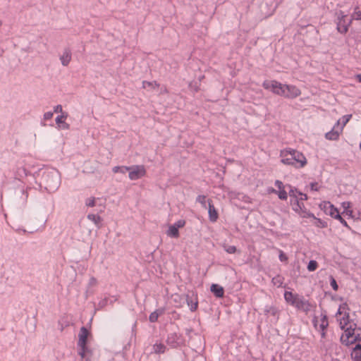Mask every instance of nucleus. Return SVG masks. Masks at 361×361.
I'll return each mask as SVG.
<instances>
[{
	"mask_svg": "<svg viewBox=\"0 0 361 361\" xmlns=\"http://www.w3.org/2000/svg\"><path fill=\"white\" fill-rule=\"evenodd\" d=\"M263 87L266 90H270L274 93L285 97L288 99H293L300 94V90L294 85H283L276 80H265Z\"/></svg>",
	"mask_w": 361,
	"mask_h": 361,
	"instance_id": "f257e3e1",
	"label": "nucleus"
},
{
	"mask_svg": "<svg viewBox=\"0 0 361 361\" xmlns=\"http://www.w3.org/2000/svg\"><path fill=\"white\" fill-rule=\"evenodd\" d=\"M41 187L50 192H56L61 185V176L56 169L46 170L42 173Z\"/></svg>",
	"mask_w": 361,
	"mask_h": 361,
	"instance_id": "f03ea898",
	"label": "nucleus"
},
{
	"mask_svg": "<svg viewBox=\"0 0 361 361\" xmlns=\"http://www.w3.org/2000/svg\"><path fill=\"white\" fill-rule=\"evenodd\" d=\"M130 169L128 177L131 180L140 179L146 174V169L143 165H133Z\"/></svg>",
	"mask_w": 361,
	"mask_h": 361,
	"instance_id": "7ed1b4c3",
	"label": "nucleus"
},
{
	"mask_svg": "<svg viewBox=\"0 0 361 361\" xmlns=\"http://www.w3.org/2000/svg\"><path fill=\"white\" fill-rule=\"evenodd\" d=\"M295 168H302L307 164V159L304 154L295 149H291Z\"/></svg>",
	"mask_w": 361,
	"mask_h": 361,
	"instance_id": "20e7f679",
	"label": "nucleus"
},
{
	"mask_svg": "<svg viewBox=\"0 0 361 361\" xmlns=\"http://www.w3.org/2000/svg\"><path fill=\"white\" fill-rule=\"evenodd\" d=\"M264 314L267 317H271V321L277 322L279 319L280 310L275 306L266 305L264 310Z\"/></svg>",
	"mask_w": 361,
	"mask_h": 361,
	"instance_id": "39448f33",
	"label": "nucleus"
},
{
	"mask_svg": "<svg viewBox=\"0 0 361 361\" xmlns=\"http://www.w3.org/2000/svg\"><path fill=\"white\" fill-rule=\"evenodd\" d=\"M346 18L347 16L343 15L342 12H341L338 17L337 30L341 34L347 32L348 30V26L350 22H346Z\"/></svg>",
	"mask_w": 361,
	"mask_h": 361,
	"instance_id": "423d86ee",
	"label": "nucleus"
},
{
	"mask_svg": "<svg viewBox=\"0 0 361 361\" xmlns=\"http://www.w3.org/2000/svg\"><path fill=\"white\" fill-rule=\"evenodd\" d=\"M298 310H302L304 312H308L310 310V304L309 302L304 299L302 296H298L296 298L294 304L293 305Z\"/></svg>",
	"mask_w": 361,
	"mask_h": 361,
	"instance_id": "0eeeda50",
	"label": "nucleus"
},
{
	"mask_svg": "<svg viewBox=\"0 0 361 361\" xmlns=\"http://www.w3.org/2000/svg\"><path fill=\"white\" fill-rule=\"evenodd\" d=\"M166 343L169 345L176 348L182 343V340L177 333L173 332L168 335Z\"/></svg>",
	"mask_w": 361,
	"mask_h": 361,
	"instance_id": "6e6552de",
	"label": "nucleus"
},
{
	"mask_svg": "<svg viewBox=\"0 0 361 361\" xmlns=\"http://www.w3.org/2000/svg\"><path fill=\"white\" fill-rule=\"evenodd\" d=\"M291 149H288L281 152V157H282L281 162L286 165H293L295 166Z\"/></svg>",
	"mask_w": 361,
	"mask_h": 361,
	"instance_id": "1a4fd4ad",
	"label": "nucleus"
},
{
	"mask_svg": "<svg viewBox=\"0 0 361 361\" xmlns=\"http://www.w3.org/2000/svg\"><path fill=\"white\" fill-rule=\"evenodd\" d=\"M88 335V330L85 326L81 327L80 333L78 334L79 339L78 342V345L79 348H84V346L87 345Z\"/></svg>",
	"mask_w": 361,
	"mask_h": 361,
	"instance_id": "9d476101",
	"label": "nucleus"
},
{
	"mask_svg": "<svg viewBox=\"0 0 361 361\" xmlns=\"http://www.w3.org/2000/svg\"><path fill=\"white\" fill-rule=\"evenodd\" d=\"M339 125L340 121H338L336 125L334 126L333 129L331 131L326 133L325 137L327 140H336L338 138L339 135L341 132L340 131Z\"/></svg>",
	"mask_w": 361,
	"mask_h": 361,
	"instance_id": "9b49d317",
	"label": "nucleus"
},
{
	"mask_svg": "<svg viewBox=\"0 0 361 361\" xmlns=\"http://www.w3.org/2000/svg\"><path fill=\"white\" fill-rule=\"evenodd\" d=\"M208 214L209 219L210 221L215 222L218 219L219 215L216 209H215L214 204H212V201L211 200H208Z\"/></svg>",
	"mask_w": 361,
	"mask_h": 361,
	"instance_id": "f8f14e48",
	"label": "nucleus"
},
{
	"mask_svg": "<svg viewBox=\"0 0 361 361\" xmlns=\"http://www.w3.org/2000/svg\"><path fill=\"white\" fill-rule=\"evenodd\" d=\"M331 209L329 211V214L331 217L338 219L344 226L348 228V225L346 222V221L342 218L341 214H339V212L336 208L334 207V205L331 204L330 206Z\"/></svg>",
	"mask_w": 361,
	"mask_h": 361,
	"instance_id": "ddd939ff",
	"label": "nucleus"
},
{
	"mask_svg": "<svg viewBox=\"0 0 361 361\" xmlns=\"http://www.w3.org/2000/svg\"><path fill=\"white\" fill-rule=\"evenodd\" d=\"M185 300L187 302V304L188 307H190V309L192 312L195 311L197 308L198 302L193 293H192L191 295H185Z\"/></svg>",
	"mask_w": 361,
	"mask_h": 361,
	"instance_id": "4468645a",
	"label": "nucleus"
},
{
	"mask_svg": "<svg viewBox=\"0 0 361 361\" xmlns=\"http://www.w3.org/2000/svg\"><path fill=\"white\" fill-rule=\"evenodd\" d=\"M71 60V51L68 48L63 50V54L60 56L61 64L67 66Z\"/></svg>",
	"mask_w": 361,
	"mask_h": 361,
	"instance_id": "2eb2a0df",
	"label": "nucleus"
},
{
	"mask_svg": "<svg viewBox=\"0 0 361 361\" xmlns=\"http://www.w3.org/2000/svg\"><path fill=\"white\" fill-rule=\"evenodd\" d=\"M355 328H353L352 326H350L349 327L346 328L344 331V334H342L341 336V342L343 344H345V343L348 341L349 337H350L351 335L355 334Z\"/></svg>",
	"mask_w": 361,
	"mask_h": 361,
	"instance_id": "dca6fc26",
	"label": "nucleus"
},
{
	"mask_svg": "<svg viewBox=\"0 0 361 361\" xmlns=\"http://www.w3.org/2000/svg\"><path fill=\"white\" fill-rule=\"evenodd\" d=\"M210 290L214 293L216 298H222L224 294V290L222 286L218 284H212Z\"/></svg>",
	"mask_w": 361,
	"mask_h": 361,
	"instance_id": "f3484780",
	"label": "nucleus"
},
{
	"mask_svg": "<svg viewBox=\"0 0 361 361\" xmlns=\"http://www.w3.org/2000/svg\"><path fill=\"white\" fill-rule=\"evenodd\" d=\"M298 296H299V295L293 294L290 291H285V293H284L285 300L286 301V302H288V304H290L291 305H293L294 304L295 301L296 300V298H298Z\"/></svg>",
	"mask_w": 361,
	"mask_h": 361,
	"instance_id": "a211bd4d",
	"label": "nucleus"
},
{
	"mask_svg": "<svg viewBox=\"0 0 361 361\" xmlns=\"http://www.w3.org/2000/svg\"><path fill=\"white\" fill-rule=\"evenodd\" d=\"M67 115H60L56 118V123L59 125V126L63 129H68L69 124L65 122V119L66 118Z\"/></svg>",
	"mask_w": 361,
	"mask_h": 361,
	"instance_id": "6ab92c4d",
	"label": "nucleus"
},
{
	"mask_svg": "<svg viewBox=\"0 0 361 361\" xmlns=\"http://www.w3.org/2000/svg\"><path fill=\"white\" fill-rule=\"evenodd\" d=\"M87 219L93 221L98 228H101L102 218L99 216L90 214L87 215Z\"/></svg>",
	"mask_w": 361,
	"mask_h": 361,
	"instance_id": "aec40b11",
	"label": "nucleus"
},
{
	"mask_svg": "<svg viewBox=\"0 0 361 361\" xmlns=\"http://www.w3.org/2000/svg\"><path fill=\"white\" fill-rule=\"evenodd\" d=\"M163 313V310H157L154 312H152L149 317V320L150 322H155L157 321L159 317Z\"/></svg>",
	"mask_w": 361,
	"mask_h": 361,
	"instance_id": "412c9836",
	"label": "nucleus"
},
{
	"mask_svg": "<svg viewBox=\"0 0 361 361\" xmlns=\"http://www.w3.org/2000/svg\"><path fill=\"white\" fill-rule=\"evenodd\" d=\"M168 235L173 237V238H178L179 235L178 230L176 228V226L173 225L170 226L168 231H167Z\"/></svg>",
	"mask_w": 361,
	"mask_h": 361,
	"instance_id": "4be33fe9",
	"label": "nucleus"
},
{
	"mask_svg": "<svg viewBox=\"0 0 361 361\" xmlns=\"http://www.w3.org/2000/svg\"><path fill=\"white\" fill-rule=\"evenodd\" d=\"M166 346L163 343H155L153 345V350L155 353H164Z\"/></svg>",
	"mask_w": 361,
	"mask_h": 361,
	"instance_id": "5701e85b",
	"label": "nucleus"
},
{
	"mask_svg": "<svg viewBox=\"0 0 361 361\" xmlns=\"http://www.w3.org/2000/svg\"><path fill=\"white\" fill-rule=\"evenodd\" d=\"M27 176V171L25 167L20 166L17 169L16 176L18 179Z\"/></svg>",
	"mask_w": 361,
	"mask_h": 361,
	"instance_id": "b1692460",
	"label": "nucleus"
},
{
	"mask_svg": "<svg viewBox=\"0 0 361 361\" xmlns=\"http://www.w3.org/2000/svg\"><path fill=\"white\" fill-rule=\"evenodd\" d=\"M320 322H321L319 324V328H320L321 331H324L329 326V322H328L326 315H325V314L322 315V317Z\"/></svg>",
	"mask_w": 361,
	"mask_h": 361,
	"instance_id": "393cba45",
	"label": "nucleus"
},
{
	"mask_svg": "<svg viewBox=\"0 0 361 361\" xmlns=\"http://www.w3.org/2000/svg\"><path fill=\"white\" fill-rule=\"evenodd\" d=\"M286 187H288V188H289V192H288L289 195H290V197H295V198H297L296 193H298V192H299V191H298V190H297L296 188H293V187H292L291 185H286ZM295 201L297 202L298 205L299 207H300V204H300V203H299V200H298V199H296V200H295Z\"/></svg>",
	"mask_w": 361,
	"mask_h": 361,
	"instance_id": "a878e982",
	"label": "nucleus"
},
{
	"mask_svg": "<svg viewBox=\"0 0 361 361\" xmlns=\"http://www.w3.org/2000/svg\"><path fill=\"white\" fill-rule=\"evenodd\" d=\"M196 202L200 203L203 208L207 209V202L205 195H198L196 198Z\"/></svg>",
	"mask_w": 361,
	"mask_h": 361,
	"instance_id": "bb28decb",
	"label": "nucleus"
},
{
	"mask_svg": "<svg viewBox=\"0 0 361 361\" xmlns=\"http://www.w3.org/2000/svg\"><path fill=\"white\" fill-rule=\"evenodd\" d=\"M348 322H349V314H345L343 316V317L342 318V319H341V322H340L341 328L342 329H345V326L348 324Z\"/></svg>",
	"mask_w": 361,
	"mask_h": 361,
	"instance_id": "cd10ccee",
	"label": "nucleus"
},
{
	"mask_svg": "<svg viewBox=\"0 0 361 361\" xmlns=\"http://www.w3.org/2000/svg\"><path fill=\"white\" fill-rule=\"evenodd\" d=\"M352 117V115L351 114H348V115H345L342 117V126L340 127L339 126V128H340V131H342L343 130V127L345 126V124L350 121V119Z\"/></svg>",
	"mask_w": 361,
	"mask_h": 361,
	"instance_id": "c85d7f7f",
	"label": "nucleus"
},
{
	"mask_svg": "<svg viewBox=\"0 0 361 361\" xmlns=\"http://www.w3.org/2000/svg\"><path fill=\"white\" fill-rule=\"evenodd\" d=\"M317 262L315 260H310L307 265V269L310 271H314L317 268Z\"/></svg>",
	"mask_w": 361,
	"mask_h": 361,
	"instance_id": "c756f323",
	"label": "nucleus"
},
{
	"mask_svg": "<svg viewBox=\"0 0 361 361\" xmlns=\"http://www.w3.org/2000/svg\"><path fill=\"white\" fill-rule=\"evenodd\" d=\"M276 194L278 195L279 198L281 200H286L288 198L287 192L284 189L279 190Z\"/></svg>",
	"mask_w": 361,
	"mask_h": 361,
	"instance_id": "7c9ffc66",
	"label": "nucleus"
},
{
	"mask_svg": "<svg viewBox=\"0 0 361 361\" xmlns=\"http://www.w3.org/2000/svg\"><path fill=\"white\" fill-rule=\"evenodd\" d=\"M158 85L155 81L153 82H147V81H143L142 82V87L143 88L146 89L148 87L154 88L155 87H157Z\"/></svg>",
	"mask_w": 361,
	"mask_h": 361,
	"instance_id": "2f4dec72",
	"label": "nucleus"
},
{
	"mask_svg": "<svg viewBox=\"0 0 361 361\" xmlns=\"http://www.w3.org/2000/svg\"><path fill=\"white\" fill-rule=\"evenodd\" d=\"M351 357L353 361H361V352L352 351Z\"/></svg>",
	"mask_w": 361,
	"mask_h": 361,
	"instance_id": "473e14b6",
	"label": "nucleus"
},
{
	"mask_svg": "<svg viewBox=\"0 0 361 361\" xmlns=\"http://www.w3.org/2000/svg\"><path fill=\"white\" fill-rule=\"evenodd\" d=\"M224 247L225 251L229 254H233L237 250L236 247L233 245H224Z\"/></svg>",
	"mask_w": 361,
	"mask_h": 361,
	"instance_id": "72a5a7b5",
	"label": "nucleus"
},
{
	"mask_svg": "<svg viewBox=\"0 0 361 361\" xmlns=\"http://www.w3.org/2000/svg\"><path fill=\"white\" fill-rule=\"evenodd\" d=\"M357 341V338L355 337V334H353L350 336V337H349V338L348 339V341L345 343L344 345L348 346L351 344H353L355 343Z\"/></svg>",
	"mask_w": 361,
	"mask_h": 361,
	"instance_id": "f704fd0d",
	"label": "nucleus"
},
{
	"mask_svg": "<svg viewBox=\"0 0 361 361\" xmlns=\"http://www.w3.org/2000/svg\"><path fill=\"white\" fill-rule=\"evenodd\" d=\"M85 205L87 207H94L95 205V198L90 197L85 200Z\"/></svg>",
	"mask_w": 361,
	"mask_h": 361,
	"instance_id": "c9c22d12",
	"label": "nucleus"
},
{
	"mask_svg": "<svg viewBox=\"0 0 361 361\" xmlns=\"http://www.w3.org/2000/svg\"><path fill=\"white\" fill-rule=\"evenodd\" d=\"M330 284L332 287V288L334 290H338V286L336 283V281L335 280V279L333 277V276H331V279H330Z\"/></svg>",
	"mask_w": 361,
	"mask_h": 361,
	"instance_id": "e433bc0d",
	"label": "nucleus"
},
{
	"mask_svg": "<svg viewBox=\"0 0 361 361\" xmlns=\"http://www.w3.org/2000/svg\"><path fill=\"white\" fill-rule=\"evenodd\" d=\"M87 351V345H85L84 346V348H80V350L78 352V354L80 355V356L82 357V358H85V353Z\"/></svg>",
	"mask_w": 361,
	"mask_h": 361,
	"instance_id": "4c0bfd02",
	"label": "nucleus"
},
{
	"mask_svg": "<svg viewBox=\"0 0 361 361\" xmlns=\"http://www.w3.org/2000/svg\"><path fill=\"white\" fill-rule=\"evenodd\" d=\"M353 18L355 20H361V11L357 10V8H355Z\"/></svg>",
	"mask_w": 361,
	"mask_h": 361,
	"instance_id": "58836bf2",
	"label": "nucleus"
},
{
	"mask_svg": "<svg viewBox=\"0 0 361 361\" xmlns=\"http://www.w3.org/2000/svg\"><path fill=\"white\" fill-rule=\"evenodd\" d=\"M185 222L183 220H179L177 222H176L173 226L176 227V228L178 230L179 228H182L184 226Z\"/></svg>",
	"mask_w": 361,
	"mask_h": 361,
	"instance_id": "ea45409f",
	"label": "nucleus"
},
{
	"mask_svg": "<svg viewBox=\"0 0 361 361\" xmlns=\"http://www.w3.org/2000/svg\"><path fill=\"white\" fill-rule=\"evenodd\" d=\"M97 279L94 277H91L90 279V281L88 283V286H89V288H90L92 286H95L97 285Z\"/></svg>",
	"mask_w": 361,
	"mask_h": 361,
	"instance_id": "a19ab883",
	"label": "nucleus"
},
{
	"mask_svg": "<svg viewBox=\"0 0 361 361\" xmlns=\"http://www.w3.org/2000/svg\"><path fill=\"white\" fill-rule=\"evenodd\" d=\"M275 185L279 188V190H282V189H284L285 188V185H283V183L279 180H276L275 181Z\"/></svg>",
	"mask_w": 361,
	"mask_h": 361,
	"instance_id": "79ce46f5",
	"label": "nucleus"
},
{
	"mask_svg": "<svg viewBox=\"0 0 361 361\" xmlns=\"http://www.w3.org/2000/svg\"><path fill=\"white\" fill-rule=\"evenodd\" d=\"M130 169V166H120V170H119L118 173H123V174L126 173V172L129 173Z\"/></svg>",
	"mask_w": 361,
	"mask_h": 361,
	"instance_id": "37998d69",
	"label": "nucleus"
},
{
	"mask_svg": "<svg viewBox=\"0 0 361 361\" xmlns=\"http://www.w3.org/2000/svg\"><path fill=\"white\" fill-rule=\"evenodd\" d=\"M310 188L312 190L318 191L319 187L318 186V183L316 182L310 183Z\"/></svg>",
	"mask_w": 361,
	"mask_h": 361,
	"instance_id": "c03bdc74",
	"label": "nucleus"
},
{
	"mask_svg": "<svg viewBox=\"0 0 361 361\" xmlns=\"http://www.w3.org/2000/svg\"><path fill=\"white\" fill-rule=\"evenodd\" d=\"M52 116H53V113L51 111H47V112L44 113V119L49 120L52 118Z\"/></svg>",
	"mask_w": 361,
	"mask_h": 361,
	"instance_id": "a18cd8bd",
	"label": "nucleus"
},
{
	"mask_svg": "<svg viewBox=\"0 0 361 361\" xmlns=\"http://www.w3.org/2000/svg\"><path fill=\"white\" fill-rule=\"evenodd\" d=\"M279 259L281 261V262H286L288 260V257L287 256L282 252V251H280V254H279Z\"/></svg>",
	"mask_w": 361,
	"mask_h": 361,
	"instance_id": "49530a36",
	"label": "nucleus"
},
{
	"mask_svg": "<svg viewBox=\"0 0 361 361\" xmlns=\"http://www.w3.org/2000/svg\"><path fill=\"white\" fill-rule=\"evenodd\" d=\"M355 337H356L357 341H361V329H355Z\"/></svg>",
	"mask_w": 361,
	"mask_h": 361,
	"instance_id": "de8ad7c7",
	"label": "nucleus"
},
{
	"mask_svg": "<svg viewBox=\"0 0 361 361\" xmlns=\"http://www.w3.org/2000/svg\"><path fill=\"white\" fill-rule=\"evenodd\" d=\"M62 106L59 104V105H56L54 109V111L55 113H61L62 112Z\"/></svg>",
	"mask_w": 361,
	"mask_h": 361,
	"instance_id": "09e8293b",
	"label": "nucleus"
},
{
	"mask_svg": "<svg viewBox=\"0 0 361 361\" xmlns=\"http://www.w3.org/2000/svg\"><path fill=\"white\" fill-rule=\"evenodd\" d=\"M353 351L361 352V344L357 343L353 349Z\"/></svg>",
	"mask_w": 361,
	"mask_h": 361,
	"instance_id": "8fccbe9b",
	"label": "nucleus"
},
{
	"mask_svg": "<svg viewBox=\"0 0 361 361\" xmlns=\"http://www.w3.org/2000/svg\"><path fill=\"white\" fill-rule=\"evenodd\" d=\"M343 204V207L345 209H347L348 208H349V207H350V203L349 202H343V204Z\"/></svg>",
	"mask_w": 361,
	"mask_h": 361,
	"instance_id": "3c124183",
	"label": "nucleus"
},
{
	"mask_svg": "<svg viewBox=\"0 0 361 361\" xmlns=\"http://www.w3.org/2000/svg\"><path fill=\"white\" fill-rule=\"evenodd\" d=\"M298 195L302 196V197H301V200H307V195H306V194H303V193H302V192H298Z\"/></svg>",
	"mask_w": 361,
	"mask_h": 361,
	"instance_id": "603ef678",
	"label": "nucleus"
},
{
	"mask_svg": "<svg viewBox=\"0 0 361 361\" xmlns=\"http://www.w3.org/2000/svg\"><path fill=\"white\" fill-rule=\"evenodd\" d=\"M119 170H120V166H114L112 169V171H113L114 173H118Z\"/></svg>",
	"mask_w": 361,
	"mask_h": 361,
	"instance_id": "864d4df0",
	"label": "nucleus"
},
{
	"mask_svg": "<svg viewBox=\"0 0 361 361\" xmlns=\"http://www.w3.org/2000/svg\"><path fill=\"white\" fill-rule=\"evenodd\" d=\"M11 227L15 229L16 231H20V228L17 226L16 224H13V225H11Z\"/></svg>",
	"mask_w": 361,
	"mask_h": 361,
	"instance_id": "5fc2aeb1",
	"label": "nucleus"
},
{
	"mask_svg": "<svg viewBox=\"0 0 361 361\" xmlns=\"http://www.w3.org/2000/svg\"><path fill=\"white\" fill-rule=\"evenodd\" d=\"M269 191L270 192L275 193V194H276V193L278 192V190H276V189H274V188H271V189H269Z\"/></svg>",
	"mask_w": 361,
	"mask_h": 361,
	"instance_id": "6e6d98bb",
	"label": "nucleus"
},
{
	"mask_svg": "<svg viewBox=\"0 0 361 361\" xmlns=\"http://www.w3.org/2000/svg\"><path fill=\"white\" fill-rule=\"evenodd\" d=\"M357 79L360 82H361V74H358L356 75Z\"/></svg>",
	"mask_w": 361,
	"mask_h": 361,
	"instance_id": "4d7b16f0",
	"label": "nucleus"
},
{
	"mask_svg": "<svg viewBox=\"0 0 361 361\" xmlns=\"http://www.w3.org/2000/svg\"><path fill=\"white\" fill-rule=\"evenodd\" d=\"M325 335H326L325 331H322V332H321V336H322V338H324V337H325Z\"/></svg>",
	"mask_w": 361,
	"mask_h": 361,
	"instance_id": "13d9d810",
	"label": "nucleus"
},
{
	"mask_svg": "<svg viewBox=\"0 0 361 361\" xmlns=\"http://www.w3.org/2000/svg\"><path fill=\"white\" fill-rule=\"evenodd\" d=\"M106 301H102L99 302V305L103 306L105 304Z\"/></svg>",
	"mask_w": 361,
	"mask_h": 361,
	"instance_id": "bf43d9fd",
	"label": "nucleus"
},
{
	"mask_svg": "<svg viewBox=\"0 0 361 361\" xmlns=\"http://www.w3.org/2000/svg\"><path fill=\"white\" fill-rule=\"evenodd\" d=\"M272 2V0H265V4H267L268 3Z\"/></svg>",
	"mask_w": 361,
	"mask_h": 361,
	"instance_id": "052dcab7",
	"label": "nucleus"
},
{
	"mask_svg": "<svg viewBox=\"0 0 361 361\" xmlns=\"http://www.w3.org/2000/svg\"><path fill=\"white\" fill-rule=\"evenodd\" d=\"M44 223H45V221H44V220H43V221H42V225L40 226V227H42V226L44 225Z\"/></svg>",
	"mask_w": 361,
	"mask_h": 361,
	"instance_id": "680f3d73",
	"label": "nucleus"
},
{
	"mask_svg": "<svg viewBox=\"0 0 361 361\" xmlns=\"http://www.w3.org/2000/svg\"><path fill=\"white\" fill-rule=\"evenodd\" d=\"M338 314H341V308L338 309Z\"/></svg>",
	"mask_w": 361,
	"mask_h": 361,
	"instance_id": "e2e57ef3",
	"label": "nucleus"
},
{
	"mask_svg": "<svg viewBox=\"0 0 361 361\" xmlns=\"http://www.w3.org/2000/svg\"><path fill=\"white\" fill-rule=\"evenodd\" d=\"M314 324L315 326H317V321H314Z\"/></svg>",
	"mask_w": 361,
	"mask_h": 361,
	"instance_id": "0e129e2a",
	"label": "nucleus"
},
{
	"mask_svg": "<svg viewBox=\"0 0 361 361\" xmlns=\"http://www.w3.org/2000/svg\"><path fill=\"white\" fill-rule=\"evenodd\" d=\"M187 331H188V334H189L191 331V330H187Z\"/></svg>",
	"mask_w": 361,
	"mask_h": 361,
	"instance_id": "69168bd1",
	"label": "nucleus"
},
{
	"mask_svg": "<svg viewBox=\"0 0 361 361\" xmlns=\"http://www.w3.org/2000/svg\"><path fill=\"white\" fill-rule=\"evenodd\" d=\"M360 149H361V142H360Z\"/></svg>",
	"mask_w": 361,
	"mask_h": 361,
	"instance_id": "338daca9",
	"label": "nucleus"
},
{
	"mask_svg": "<svg viewBox=\"0 0 361 361\" xmlns=\"http://www.w3.org/2000/svg\"><path fill=\"white\" fill-rule=\"evenodd\" d=\"M86 361H90V359H89V358H87Z\"/></svg>",
	"mask_w": 361,
	"mask_h": 361,
	"instance_id": "774afa93",
	"label": "nucleus"
}]
</instances>
